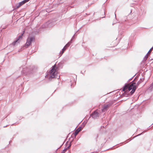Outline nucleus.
<instances>
[{"instance_id":"39448f33","label":"nucleus","mask_w":153,"mask_h":153,"mask_svg":"<svg viewBox=\"0 0 153 153\" xmlns=\"http://www.w3.org/2000/svg\"><path fill=\"white\" fill-rule=\"evenodd\" d=\"M23 33H22L21 36H20L16 39V40L14 41L12 44V45L13 46L18 45L19 43V40L20 38H21L23 35Z\"/></svg>"},{"instance_id":"9b49d317","label":"nucleus","mask_w":153,"mask_h":153,"mask_svg":"<svg viewBox=\"0 0 153 153\" xmlns=\"http://www.w3.org/2000/svg\"><path fill=\"white\" fill-rule=\"evenodd\" d=\"M149 89L150 90H152L153 89V82L151 85L149 87Z\"/></svg>"},{"instance_id":"ddd939ff","label":"nucleus","mask_w":153,"mask_h":153,"mask_svg":"<svg viewBox=\"0 0 153 153\" xmlns=\"http://www.w3.org/2000/svg\"><path fill=\"white\" fill-rule=\"evenodd\" d=\"M153 49V47H152L150 49V50H149V51H148V53H148V54L150 53V52L152 51V50Z\"/></svg>"},{"instance_id":"9d476101","label":"nucleus","mask_w":153,"mask_h":153,"mask_svg":"<svg viewBox=\"0 0 153 153\" xmlns=\"http://www.w3.org/2000/svg\"><path fill=\"white\" fill-rule=\"evenodd\" d=\"M136 89V88H133V89H132V90L130 92V93L131 95L134 92Z\"/></svg>"},{"instance_id":"0eeeda50","label":"nucleus","mask_w":153,"mask_h":153,"mask_svg":"<svg viewBox=\"0 0 153 153\" xmlns=\"http://www.w3.org/2000/svg\"><path fill=\"white\" fill-rule=\"evenodd\" d=\"M94 119H96L99 117V113L96 111H94L91 115Z\"/></svg>"},{"instance_id":"7ed1b4c3","label":"nucleus","mask_w":153,"mask_h":153,"mask_svg":"<svg viewBox=\"0 0 153 153\" xmlns=\"http://www.w3.org/2000/svg\"><path fill=\"white\" fill-rule=\"evenodd\" d=\"M34 38L33 37L29 36L27 39V42L25 44V46L26 48H27L32 43V42Z\"/></svg>"},{"instance_id":"2eb2a0df","label":"nucleus","mask_w":153,"mask_h":153,"mask_svg":"<svg viewBox=\"0 0 153 153\" xmlns=\"http://www.w3.org/2000/svg\"><path fill=\"white\" fill-rule=\"evenodd\" d=\"M67 150V148H66L64 149L62 152V153H65V152L66 151V150Z\"/></svg>"},{"instance_id":"6e6552de","label":"nucleus","mask_w":153,"mask_h":153,"mask_svg":"<svg viewBox=\"0 0 153 153\" xmlns=\"http://www.w3.org/2000/svg\"><path fill=\"white\" fill-rule=\"evenodd\" d=\"M29 1L28 0H24L21 2H20L19 3V6L17 7H19L20 6H21V5H22L25 3Z\"/></svg>"},{"instance_id":"4468645a","label":"nucleus","mask_w":153,"mask_h":153,"mask_svg":"<svg viewBox=\"0 0 153 153\" xmlns=\"http://www.w3.org/2000/svg\"><path fill=\"white\" fill-rule=\"evenodd\" d=\"M141 82L140 81H139L137 83L136 85V87L139 84L141 83Z\"/></svg>"},{"instance_id":"1a4fd4ad","label":"nucleus","mask_w":153,"mask_h":153,"mask_svg":"<svg viewBox=\"0 0 153 153\" xmlns=\"http://www.w3.org/2000/svg\"><path fill=\"white\" fill-rule=\"evenodd\" d=\"M82 128L81 127H79L77 128L75 131L74 135L75 136L77 135L79 132L81 130Z\"/></svg>"},{"instance_id":"20e7f679","label":"nucleus","mask_w":153,"mask_h":153,"mask_svg":"<svg viewBox=\"0 0 153 153\" xmlns=\"http://www.w3.org/2000/svg\"><path fill=\"white\" fill-rule=\"evenodd\" d=\"M111 103H109L107 104H105L103 106V107L102 108V112H104L106 111L109 107L111 106Z\"/></svg>"},{"instance_id":"f8f14e48","label":"nucleus","mask_w":153,"mask_h":153,"mask_svg":"<svg viewBox=\"0 0 153 153\" xmlns=\"http://www.w3.org/2000/svg\"><path fill=\"white\" fill-rule=\"evenodd\" d=\"M148 53H147L146 54V55L145 56V57L144 58V61H146L147 60V59L148 57Z\"/></svg>"},{"instance_id":"f03ea898","label":"nucleus","mask_w":153,"mask_h":153,"mask_svg":"<svg viewBox=\"0 0 153 153\" xmlns=\"http://www.w3.org/2000/svg\"><path fill=\"white\" fill-rule=\"evenodd\" d=\"M136 88V83L134 82H132L130 85L128 84L125 85L123 88V91H125L126 90L128 89V90L130 91L131 89H132L133 88Z\"/></svg>"},{"instance_id":"f3484780","label":"nucleus","mask_w":153,"mask_h":153,"mask_svg":"<svg viewBox=\"0 0 153 153\" xmlns=\"http://www.w3.org/2000/svg\"><path fill=\"white\" fill-rule=\"evenodd\" d=\"M140 134H138V136L140 135Z\"/></svg>"},{"instance_id":"a211bd4d","label":"nucleus","mask_w":153,"mask_h":153,"mask_svg":"<svg viewBox=\"0 0 153 153\" xmlns=\"http://www.w3.org/2000/svg\"><path fill=\"white\" fill-rule=\"evenodd\" d=\"M29 1H30V0H28Z\"/></svg>"},{"instance_id":"dca6fc26","label":"nucleus","mask_w":153,"mask_h":153,"mask_svg":"<svg viewBox=\"0 0 153 153\" xmlns=\"http://www.w3.org/2000/svg\"><path fill=\"white\" fill-rule=\"evenodd\" d=\"M71 146L70 145L69 146H68V147H67L66 148H67V149H68Z\"/></svg>"},{"instance_id":"f257e3e1","label":"nucleus","mask_w":153,"mask_h":153,"mask_svg":"<svg viewBox=\"0 0 153 153\" xmlns=\"http://www.w3.org/2000/svg\"><path fill=\"white\" fill-rule=\"evenodd\" d=\"M57 74L58 71L56 68V65H55L52 67L51 70L47 73L46 77L48 78L49 80H51L52 78H57Z\"/></svg>"},{"instance_id":"423d86ee","label":"nucleus","mask_w":153,"mask_h":153,"mask_svg":"<svg viewBox=\"0 0 153 153\" xmlns=\"http://www.w3.org/2000/svg\"><path fill=\"white\" fill-rule=\"evenodd\" d=\"M75 34L74 35V36L72 37L71 41L70 42H69L64 47V48L62 49V53L61 55L63 54V53H64V51L66 49V48L67 47H68L69 46V45H70V44L71 43V41H72V40L74 39V36H75Z\"/></svg>"}]
</instances>
